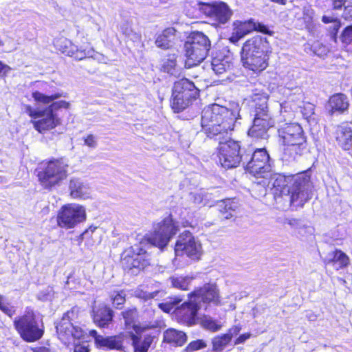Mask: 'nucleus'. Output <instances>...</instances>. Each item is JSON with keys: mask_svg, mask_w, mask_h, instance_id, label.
<instances>
[{"mask_svg": "<svg viewBox=\"0 0 352 352\" xmlns=\"http://www.w3.org/2000/svg\"><path fill=\"white\" fill-rule=\"evenodd\" d=\"M136 296L139 298L144 299H151L154 298L156 295L154 293H149L143 291H137Z\"/></svg>", "mask_w": 352, "mask_h": 352, "instance_id": "obj_55", "label": "nucleus"}, {"mask_svg": "<svg viewBox=\"0 0 352 352\" xmlns=\"http://www.w3.org/2000/svg\"><path fill=\"white\" fill-rule=\"evenodd\" d=\"M69 104L64 100L52 102L45 109H35L30 106L26 108V112L28 115L38 120L32 121L34 129L39 133H43L46 131L55 128L60 124L59 119L54 113V111L64 108L68 109Z\"/></svg>", "mask_w": 352, "mask_h": 352, "instance_id": "obj_6", "label": "nucleus"}, {"mask_svg": "<svg viewBox=\"0 0 352 352\" xmlns=\"http://www.w3.org/2000/svg\"><path fill=\"white\" fill-rule=\"evenodd\" d=\"M274 2L279 3L280 4H285L287 0H272Z\"/></svg>", "mask_w": 352, "mask_h": 352, "instance_id": "obj_61", "label": "nucleus"}, {"mask_svg": "<svg viewBox=\"0 0 352 352\" xmlns=\"http://www.w3.org/2000/svg\"><path fill=\"white\" fill-rule=\"evenodd\" d=\"M54 43L56 49L69 56H72L74 52L78 50V46L65 37L56 38Z\"/></svg>", "mask_w": 352, "mask_h": 352, "instance_id": "obj_31", "label": "nucleus"}, {"mask_svg": "<svg viewBox=\"0 0 352 352\" xmlns=\"http://www.w3.org/2000/svg\"><path fill=\"white\" fill-rule=\"evenodd\" d=\"M210 48V41L206 35L199 32L192 33L184 44L186 67H191L201 63Z\"/></svg>", "mask_w": 352, "mask_h": 352, "instance_id": "obj_7", "label": "nucleus"}, {"mask_svg": "<svg viewBox=\"0 0 352 352\" xmlns=\"http://www.w3.org/2000/svg\"><path fill=\"white\" fill-rule=\"evenodd\" d=\"M190 294L191 301L198 302L201 305L207 303L221 305L219 289L215 284H206Z\"/></svg>", "mask_w": 352, "mask_h": 352, "instance_id": "obj_17", "label": "nucleus"}, {"mask_svg": "<svg viewBox=\"0 0 352 352\" xmlns=\"http://www.w3.org/2000/svg\"><path fill=\"white\" fill-rule=\"evenodd\" d=\"M268 53L263 54H241L243 66L254 73H260L268 65Z\"/></svg>", "mask_w": 352, "mask_h": 352, "instance_id": "obj_19", "label": "nucleus"}, {"mask_svg": "<svg viewBox=\"0 0 352 352\" xmlns=\"http://www.w3.org/2000/svg\"><path fill=\"white\" fill-rule=\"evenodd\" d=\"M269 129L260 124V121L254 117L253 124L248 131V135L256 139H266L268 137Z\"/></svg>", "mask_w": 352, "mask_h": 352, "instance_id": "obj_33", "label": "nucleus"}, {"mask_svg": "<svg viewBox=\"0 0 352 352\" xmlns=\"http://www.w3.org/2000/svg\"><path fill=\"white\" fill-rule=\"evenodd\" d=\"M324 261L328 264L331 263L336 270L346 267L349 263L348 256L340 250L329 252Z\"/></svg>", "mask_w": 352, "mask_h": 352, "instance_id": "obj_26", "label": "nucleus"}, {"mask_svg": "<svg viewBox=\"0 0 352 352\" xmlns=\"http://www.w3.org/2000/svg\"><path fill=\"white\" fill-rule=\"evenodd\" d=\"M132 333L131 339L134 352H148L153 342L154 336L144 329L136 330Z\"/></svg>", "mask_w": 352, "mask_h": 352, "instance_id": "obj_21", "label": "nucleus"}, {"mask_svg": "<svg viewBox=\"0 0 352 352\" xmlns=\"http://www.w3.org/2000/svg\"><path fill=\"white\" fill-rule=\"evenodd\" d=\"M89 335L94 338V342H95L96 344L97 337H102V336L98 335L97 331L96 330H91L89 331Z\"/></svg>", "mask_w": 352, "mask_h": 352, "instance_id": "obj_58", "label": "nucleus"}, {"mask_svg": "<svg viewBox=\"0 0 352 352\" xmlns=\"http://www.w3.org/2000/svg\"><path fill=\"white\" fill-rule=\"evenodd\" d=\"M250 337V333L242 334V335L239 336V337H238L236 339V340L234 341V344L237 345V344H241V343L244 342L246 340H248Z\"/></svg>", "mask_w": 352, "mask_h": 352, "instance_id": "obj_57", "label": "nucleus"}, {"mask_svg": "<svg viewBox=\"0 0 352 352\" xmlns=\"http://www.w3.org/2000/svg\"><path fill=\"white\" fill-rule=\"evenodd\" d=\"M7 67L6 65H3L1 61H0V73H1L3 70L4 68Z\"/></svg>", "mask_w": 352, "mask_h": 352, "instance_id": "obj_62", "label": "nucleus"}, {"mask_svg": "<svg viewBox=\"0 0 352 352\" xmlns=\"http://www.w3.org/2000/svg\"><path fill=\"white\" fill-rule=\"evenodd\" d=\"M14 326L21 338L28 342L40 340L44 333V325L33 311H28L14 320Z\"/></svg>", "mask_w": 352, "mask_h": 352, "instance_id": "obj_8", "label": "nucleus"}, {"mask_svg": "<svg viewBox=\"0 0 352 352\" xmlns=\"http://www.w3.org/2000/svg\"><path fill=\"white\" fill-rule=\"evenodd\" d=\"M233 26V31L230 37V41L232 43H237L241 38L254 30L265 34H267L269 32L268 28L266 25L255 22L252 19L245 21H236L234 22Z\"/></svg>", "mask_w": 352, "mask_h": 352, "instance_id": "obj_16", "label": "nucleus"}, {"mask_svg": "<svg viewBox=\"0 0 352 352\" xmlns=\"http://www.w3.org/2000/svg\"><path fill=\"white\" fill-rule=\"evenodd\" d=\"M312 188L310 175L302 173L287 178L279 175L274 179L272 190L276 196L285 197L297 209L311 198Z\"/></svg>", "mask_w": 352, "mask_h": 352, "instance_id": "obj_3", "label": "nucleus"}, {"mask_svg": "<svg viewBox=\"0 0 352 352\" xmlns=\"http://www.w3.org/2000/svg\"><path fill=\"white\" fill-rule=\"evenodd\" d=\"M0 309L6 315L12 316L15 310L13 307L9 305L8 303L5 302V298L3 296L0 294Z\"/></svg>", "mask_w": 352, "mask_h": 352, "instance_id": "obj_45", "label": "nucleus"}, {"mask_svg": "<svg viewBox=\"0 0 352 352\" xmlns=\"http://www.w3.org/2000/svg\"><path fill=\"white\" fill-rule=\"evenodd\" d=\"M176 30L168 28L156 36L155 43L159 48L166 50L171 47L176 41Z\"/></svg>", "mask_w": 352, "mask_h": 352, "instance_id": "obj_25", "label": "nucleus"}, {"mask_svg": "<svg viewBox=\"0 0 352 352\" xmlns=\"http://www.w3.org/2000/svg\"><path fill=\"white\" fill-rule=\"evenodd\" d=\"M314 16V10L308 7H305L302 10V19L304 21V23L307 28H309L312 23Z\"/></svg>", "mask_w": 352, "mask_h": 352, "instance_id": "obj_43", "label": "nucleus"}, {"mask_svg": "<svg viewBox=\"0 0 352 352\" xmlns=\"http://www.w3.org/2000/svg\"><path fill=\"white\" fill-rule=\"evenodd\" d=\"M200 10L206 16L214 20L219 24L226 23L231 18L232 10L229 6L223 2L214 3H202Z\"/></svg>", "mask_w": 352, "mask_h": 352, "instance_id": "obj_14", "label": "nucleus"}, {"mask_svg": "<svg viewBox=\"0 0 352 352\" xmlns=\"http://www.w3.org/2000/svg\"><path fill=\"white\" fill-rule=\"evenodd\" d=\"M94 51L93 49H89L88 50L79 49L78 47V50L74 52V55L72 57H74L77 60H82L86 57H92L94 55Z\"/></svg>", "mask_w": 352, "mask_h": 352, "instance_id": "obj_44", "label": "nucleus"}, {"mask_svg": "<svg viewBox=\"0 0 352 352\" xmlns=\"http://www.w3.org/2000/svg\"><path fill=\"white\" fill-rule=\"evenodd\" d=\"M85 144L91 148H95L97 146V141L95 136L89 135L84 139Z\"/></svg>", "mask_w": 352, "mask_h": 352, "instance_id": "obj_51", "label": "nucleus"}, {"mask_svg": "<svg viewBox=\"0 0 352 352\" xmlns=\"http://www.w3.org/2000/svg\"><path fill=\"white\" fill-rule=\"evenodd\" d=\"M192 280V277L186 276H173L171 278V283L175 288L186 290Z\"/></svg>", "mask_w": 352, "mask_h": 352, "instance_id": "obj_37", "label": "nucleus"}, {"mask_svg": "<svg viewBox=\"0 0 352 352\" xmlns=\"http://www.w3.org/2000/svg\"><path fill=\"white\" fill-rule=\"evenodd\" d=\"M60 96L61 95L59 94L47 96L38 91L32 93V97L35 101L46 104L52 102L54 100L59 98Z\"/></svg>", "mask_w": 352, "mask_h": 352, "instance_id": "obj_39", "label": "nucleus"}, {"mask_svg": "<svg viewBox=\"0 0 352 352\" xmlns=\"http://www.w3.org/2000/svg\"><path fill=\"white\" fill-rule=\"evenodd\" d=\"M200 324L203 328L212 332L217 331L222 327L220 322L208 316H204L200 318Z\"/></svg>", "mask_w": 352, "mask_h": 352, "instance_id": "obj_36", "label": "nucleus"}, {"mask_svg": "<svg viewBox=\"0 0 352 352\" xmlns=\"http://www.w3.org/2000/svg\"><path fill=\"white\" fill-rule=\"evenodd\" d=\"M322 21L324 23H329L333 22V30H336V32L338 30V29L340 28L339 22L337 21L336 20H335L334 18L332 16H323L322 18Z\"/></svg>", "mask_w": 352, "mask_h": 352, "instance_id": "obj_52", "label": "nucleus"}, {"mask_svg": "<svg viewBox=\"0 0 352 352\" xmlns=\"http://www.w3.org/2000/svg\"><path fill=\"white\" fill-rule=\"evenodd\" d=\"M113 304L118 307L125 302V294L123 291L117 293L112 298Z\"/></svg>", "mask_w": 352, "mask_h": 352, "instance_id": "obj_49", "label": "nucleus"}, {"mask_svg": "<svg viewBox=\"0 0 352 352\" xmlns=\"http://www.w3.org/2000/svg\"><path fill=\"white\" fill-rule=\"evenodd\" d=\"M230 341V337L226 334L214 337L212 340L213 350L215 351H223Z\"/></svg>", "mask_w": 352, "mask_h": 352, "instance_id": "obj_38", "label": "nucleus"}, {"mask_svg": "<svg viewBox=\"0 0 352 352\" xmlns=\"http://www.w3.org/2000/svg\"><path fill=\"white\" fill-rule=\"evenodd\" d=\"M241 328L239 325H236L232 327H231L228 331L225 333L226 336H228L230 337V339L232 340V338L236 336L241 331Z\"/></svg>", "mask_w": 352, "mask_h": 352, "instance_id": "obj_54", "label": "nucleus"}, {"mask_svg": "<svg viewBox=\"0 0 352 352\" xmlns=\"http://www.w3.org/2000/svg\"><path fill=\"white\" fill-rule=\"evenodd\" d=\"M203 200L204 196L201 192H191L188 195L190 204L188 205V207L190 208H199L204 205Z\"/></svg>", "mask_w": 352, "mask_h": 352, "instance_id": "obj_41", "label": "nucleus"}, {"mask_svg": "<svg viewBox=\"0 0 352 352\" xmlns=\"http://www.w3.org/2000/svg\"><path fill=\"white\" fill-rule=\"evenodd\" d=\"M188 296L189 300L174 309V311L179 322L188 326H192L195 324L199 320L197 312L201 306L198 302L191 301V295L190 294Z\"/></svg>", "mask_w": 352, "mask_h": 352, "instance_id": "obj_18", "label": "nucleus"}, {"mask_svg": "<svg viewBox=\"0 0 352 352\" xmlns=\"http://www.w3.org/2000/svg\"><path fill=\"white\" fill-rule=\"evenodd\" d=\"M96 346L100 349L120 350L123 346L121 336L97 337Z\"/></svg>", "mask_w": 352, "mask_h": 352, "instance_id": "obj_27", "label": "nucleus"}, {"mask_svg": "<svg viewBox=\"0 0 352 352\" xmlns=\"http://www.w3.org/2000/svg\"><path fill=\"white\" fill-rule=\"evenodd\" d=\"M69 189L71 196L75 199H87L89 197L91 194L89 185L79 178L73 177L70 179Z\"/></svg>", "mask_w": 352, "mask_h": 352, "instance_id": "obj_23", "label": "nucleus"}, {"mask_svg": "<svg viewBox=\"0 0 352 352\" xmlns=\"http://www.w3.org/2000/svg\"><path fill=\"white\" fill-rule=\"evenodd\" d=\"M255 103L256 119L260 121V124L265 125V127L270 129L274 125V121L267 107L268 96L266 94L256 93L252 97Z\"/></svg>", "mask_w": 352, "mask_h": 352, "instance_id": "obj_15", "label": "nucleus"}, {"mask_svg": "<svg viewBox=\"0 0 352 352\" xmlns=\"http://www.w3.org/2000/svg\"><path fill=\"white\" fill-rule=\"evenodd\" d=\"M246 170L255 177H264L271 170L270 155L265 148L256 149L246 164Z\"/></svg>", "mask_w": 352, "mask_h": 352, "instance_id": "obj_13", "label": "nucleus"}, {"mask_svg": "<svg viewBox=\"0 0 352 352\" xmlns=\"http://www.w3.org/2000/svg\"><path fill=\"white\" fill-rule=\"evenodd\" d=\"M3 45L1 41L0 40V46Z\"/></svg>", "mask_w": 352, "mask_h": 352, "instance_id": "obj_64", "label": "nucleus"}, {"mask_svg": "<svg viewBox=\"0 0 352 352\" xmlns=\"http://www.w3.org/2000/svg\"><path fill=\"white\" fill-rule=\"evenodd\" d=\"M334 9L342 10V16L348 21H352V0H336Z\"/></svg>", "mask_w": 352, "mask_h": 352, "instance_id": "obj_34", "label": "nucleus"}, {"mask_svg": "<svg viewBox=\"0 0 352 352\" xmlns=\"http://www.w3.org/2000/svg\"><path fill=\"white\" fill-rule=\"evenodd\" d=\"M217 207L222 217L229 219L234 216L238 208V203L234 199H226L218 201Z\"/></svg>", "mask_w": 352, "mask_h": 352, "instance_id": "obj_28", "label": "nucleus"}, {"mask_svg": "<svg viewBox=\"0 0 352 352\" xmlns=\"http://www.w3.org/2000/svg\"><path fill=\"white\" fill-rule=\"evenodd\" d=\"M303 111V114L306 118L311 117L314 113V106L309 103L304 107Z\"/></svg>", "mask_w": 352, "mask_h": 352, "instance_id": "obj_53", "label": "nucleus"}, {"mask_svg": "<svg viewBox=\"0 0 352 352\" xmlns=\"http://www.w3.org/2000/svg\"><path fill=\"white\" fill-rule=\"evenodd\" d=\"M206 346V344L205 342L202 340H197L195 341L191 342L188 347L187 349L188 351H197L201 349H204Z\"/></svg>", "mask_w": 352, "mask_h": 352, "instance_id": "obj_46", "label": "nucleus"}, {"mask_svg": "<svg viewBox=\"0 0 352 352\" xmlns=\"http://www.w3.org/2000/svg\"><path fill=\"white\" fill-rule=\"evenodd\" d=\"M179 230L170 216L153 226V233L136 244L126 249L122 254V265L125 269H144L150 264L149 254L145 245H153L162 249Z\"/></svg>", "mask_w": 352, "mask_h": 352, "instance_id": "obj_2", "label": "nucleus"}, {"mask_svg": "<svg viewBox=\"0 0 352 352\" xmlns=\"http://www.w3.org/2000/svg\"><path fill=\"white\" fill-rule=\"evenodd\" d=\"M122 33L131 40L138 38V35L129 25H124L122 28Z\"/></svg>", "mask_w": 352, "mask_h": 352, "instance_id": "obj_48", "label": "nucleus"}, {"mask_svg": "<svg viewBox=\"0 0 352 352\" xmlns=\"http://www.w3.org/2000/svg\"><path fill=\"white\" fill-rule=\"evenodd\" d=\"M284 223L288 224L293 229H298L302 226L300 220L297 219H286Z\"/></svg>", "mask_w": 352, "mask_h": 352, "instance_id": "obj_50", "label": "nucleus"}, {"mask_svg": "<svg viewBox=\"0 0 352 352\" xmlns=\"http://www.w3.org/2000/svg\"><path fill=\"white\" fill-rule=\"evenodd\" d=\"M335 137L338 144L344 150H349L352 146V129L348 125L337 126Z\"/></svg>", "mask_w": 352, "mask_h": 352, "instance_id": "obj_24", "label": "nucleus"}, {"mask_svg": "<svg viewBox=\"0 0 352 352\" xmlns=\"http://www.w3.org/2000/svg\"><path fill=\"white\" fill-rule=\"evenodd\" d=\"M113 311L107 307H102L94 310V321L101 327L107 326L112 320Z\"/></svg>", "mask_w": 352, "mask_h": 352, "instance_id": "obj_29", "label": "nucleus"}, {"mask_svg": "<svg viewBox=\"0 0 352 352\" xmlns=\"http://www.w3.org/2000/svg\"><path fill=\"white\" fill-rule=\"evenodd\" d=\"M199 90L194 83L187 78H182L175 82L170 104L175 112L186 109L192 100L199 95Z\"/></svg>", "mask_w": 352, "mask_h": 352, "instance_id": "obj_9", "label": "nucleus"}, {"mask_svg": "<svg viewBox=\"0 0 352 352\" xmlns=\"http://www.w3.org/2000/svg\"><path fill=\"white\" fill-rule=\"evenodd\" d=\"M74 352H89V349L88 346L85 343L82 344H76L74 348Z\"/></svg>", "mask_w": 352, "mask_h": 352, "instance_id": "obj_56", "label": "nucleus"}, {"mask_svg": "<svg viewBox=\"0 0 352 352\" xmlns=\"http://www.w3.org/2000/svg\"><path fill=\"white\" fill-rule=\"evenodd\" d=\"M269 50L270 46L267 39L258 36L245 41L242 47L241 54H263L268 53Z\"/></svg>", "mask_w": 352, "mask_h": 352, "instance_id": "obj_20", "label": "nucleus"}, {"mask_svg": "<svg viewBox=\"0 0 352 352\" xmlns=\"http://www.w3.org/2000/svg\"><path fill=\"white\" fill-rule=\"evenodd\" d=\"M85 219V208L80 205L71 204L61 208L57 216V223L60 228L69 229L74 228Z\"/></svg>", "mask_w": 352, "mask_h": 352, "instance_id": "obj_12", "label": "nucleus"}, {"mask_svg": "<svg viewBox=\"0 0 352 352\" xmlns=\"http://www.w3.org/2000/svg\"><path fill=\"white\" fill-rule=\"evenodd\" d=\"M347 97L342 94H336L331 96L327 105V109L331 115L336 113H342L349 108Z\"/></svg>", "mask_w": 352, "mask_h": 352, "instance_id": "obj_22", "label": "nucleus"}, {"mask_svg": "<svg viewBox=\"0 0 352 352\" xmlns=\"http://www.w3.org/2000/svg\"><path fill=\"white\" fill-rule=\"evenodd\" d=\"M211 67L216 74L220 75L229 70L231 68V65L224 58L214 57L212 59Z\"/></svg>", "mask_w": 352, "mask_h": 352, "instance_id": "obj_35", "label": "nucleus"}, {"mask_svg": "<svg viewBox=\"0 0 352 352\" xmlns=\"http://www.w3.org/2000/svg\"><path fill=\"white\" fill-rule=\"evenodd\" d=\"M278 136L283 145V157L293 161L301 156L306 148V137L301 126L297 123H284L279 126Z\"/></svg>", "mask_w": 352, "mask_h": 352, "instance_id": "obj_4", "label": "nucleus"}, {"mask_svg": "<svg viewBox=\"0 0 352 352\" xmlns=\"http://www.w3.org/2000/svg\"><path fill=\"white\" fill-rule=\"evenodd\" d=\"M79 309L73 307L63 314L60 321L56 324L58 338L64 343L68 344L74 339H80L83 336V331L76 323Z\"/></svg>", "mask_w": 352, "mask_h": 352, "instance_id": "obj_10", "label": "nucleus"}, {"mask_svg": "<svg viewBox=\"0 0 352 352\" xmlns=\"http://www.w3.org/2000/svg\"><path fill=\"white\" fill-rule=\"evenodd\" d=\"M36 352H51L50 350L46 347H39L36 349Z\"/></svg>", "mask_w": 352, "mask_h": 352, "instance_id": "obj_59", "label": "nucleus"}, {"mask_svg": "<svg viewBox=\"0 0 352 352\" xmlns=\"http://www.w3.org/2000/svg\"><path fill=\"white\" fill-rule=\"evenodd\" d=\"M239 119L238 107L230 110L224 106L212 104L202 111V130L208 138L219 142V162L226 168H235L243 160L239 143L230 138Z\"/></svg>", "mask_w": 352, "mask_h": 352, "instance_id": "obj_1", "label": "nucleus"}, {"mask_svg": "<svg viewBox=\"0 0 352 352\" xmlns=\"http://www.w3.org/2000/svg\"><path fill=\"white\" fill-rule=\"evenodd\" d=\"M163 70L165 72L172 75L177 76L179 74L180 67L177 65L175 58L168 59L163 64Z\"/></svg>", "mask_w": 352, "mask_h": 352, "instance_id": "obj_40", "label": "nucleus"}, {"mask_svg": "<svg viewBox=\"0 0 352 352\" xmlns=\"http://www.w3.org/2000/svg\"><path fill=\"white\" fill-rule=\"evenodd\" d=\"M96 229V228H94V229H92L91 228H90L89 229L85 230L82 234V236H85L87 235H88L89 234V232H93L94 230Z\"/></svg>", "mask_w": 352, "mask_h": 352, "instance_id": "obj_60", "label": "nucleus"}, {"mask_svg": "<svg viewBox=\"0 0 352 352\" xmlns=\"http://www.w3.org/2000/svg\"><path fill=\"white\" fill-rule=\"evenodd\" d=\"M186 335L181 331L169 329L164 333V341L175 346H182L186 342Z\"/></svg>", "mask_w": 352, "mask_h": 352, "instance_id": "obj_30", "label": "nucleus"}, {"mask_svg": "<svg viewBox=\"0 0 352 352\" xmlns=\"http://www.w3.org/2000/svg\"><path fill=\"white\" fill-rule=\"evenodd\" d=\"M68 164L63 159H54L43 165L38 173V179L43 188L51 190L59 186L68 176Z\"/></svg>", "mask_w": 352, "mask_h": 352, "instance_id": "obj_5", "label": "nucleus"}, {"mask_svg": "<svg viewBox=\"0 0 352 352\" xmlns=\"http://www.w3.org/2000/svg\"><path fill=\"white\" fill-rule=\"evenodd\" d=\"M342 41L345 43L352 42V26L346 27L343 31L341 36Z\"/></svg>", "mask_w": 352, "mask_h": 352, "instance_id": "obj_47", "label": "nucleus"}, {"mask_svg": "<svg viewBox=\"0 0 352 352\" xmlns=\"http://www.w3.org/2000/svg\"><path fill=\"white\" fill-rule=\"evenodd\" d=\"M336 1V0H332V5H333V8H334V1Z\"/></svg>", "mask_w": 352, "mask_h": 352, "instance_id": "obj_63", "label": "nucleus"}, {"mask_svg": "<svg viewBox=\"0 0 352 352\" xmlns=\"http://www.w3.org/2000/svg\"><path fill=\"white\" fill-rule=\"evenodd\" d=\"M123 318L126 328L127 329H133L135 331L136 330H140L142 328L137 324L138 320V311L135 308L129 309L122 312Z\"/></svg>", "mask_w": 352, "mask_h": 352, "instance_id": "obj_32", "label": "nucleus"}, {"mask_svg": "<svg viewBox=\"0 0 352 352\" xmlns=\"http://www.w3.org/2000/svg\"><path fill=\"white\" fill-rule=\"evenodd\" d=\"M182 301L181 298H175L173 300L172 298L166 302L158 304L159 307L164 312L169 313L173 311L175 306Z\"/></svg>", "mask_w": 352, "mask_h": 352, "instance_id": "obj_42", "label": "nucleus"}, {"mask_svg": "<svg viewBox=\"0 0 352 352\" xmlns=\"http://www.w3.org/2000/svg\"><path fill=\"white\" fill-rule=\"evenodd\" d=\"M176 256H186L194 261L200 259L202 255V246L200 241L189 231H184L178 237L175 246Z\"/></svg>", "mask_w": 352, "mask_h": 352, "instance_id": "obj_11", "label": "nucleus"}]
</instances>
